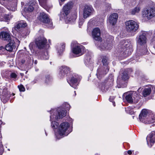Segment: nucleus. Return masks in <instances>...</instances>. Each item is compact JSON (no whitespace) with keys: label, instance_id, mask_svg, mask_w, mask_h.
<instances>
[{"label":"nucleus","instance_id":"1","mask_svg":"<svg viewBox=\"0 0 155 155\" xmlns=\"http://www.w3.org/2000/svg\"><path fill=\"white\" fill-rule=\"evenodd\" d=\"M63 107H59L57 109H53L50 111L51 121L53 120H58L62 118L65 116L66 114L67 110H69L70 106L69 104L65 103L63 104Z\"/></svg>","mask_w":155,"mask_h":155},{"label":"nucleus","instance_id":"2","mask_svg":"<svg viewBox=\"0 0 155 155\" xmlns=\"http://www.w3.org/2000/svg\"><path fill=\"white\" fill-rule=\"evenodd\" d=\"M126 29L127 32L133 33L136 32L138 29L139 25L135 21L129 20L125 22Z\"/></svg>","mask_w":155,"mask_h":155},{"label":"nucleus","instance_id":"3","mask_svg":"<svg viewBox=\"0 0 155 155\" xmlns=\"http://www.w3.org/2000/svg\"><path fill=\"white\" fill-rule=\"evenodd\" d=\"M114 80L112 79H108L104 82L99 84L98 87L103 92H106L113 84Z\"/></svg>","mask_w":155,"mask_h":155},{"label":"nucleus","instance_id":"4","mask_svg":"<svg viewBox=\"0 0 155 155\" xmlns=\"http://www.w3.org/2000/svg\"><path fill=\"white\" fill-rule=\"evenodd\" d=\"M132 71L131 68H128L125 70L121 69L120 72V75L117 79V83H118L121 80L122 81H126L129 78L128 74H130Z\"/></svg>","mask_w":155,"mask_h":155},{"label":"nucleus","instance_id":"5","mask_svg":"<svg viewBox=\"0 0 155 155\" xmlns=\"http://www.w3.org/2000/svg\"><path fill=\"white\" fill-rule=\"evenodd\" d=\"M38 19L41 22L45 24L48 27L52 28V22L47 14L44 12L41 13Z\"/></svg>","mask_w":155,"mask_h":155},{"label":"nucleus","instance_id":"6","mask_svg":"<svg viewBox=\"0 0 155 155\" xmlns=\"http://www.w3.org/2000/svg\"><path fill=\"white\" fill-rule=\"evenodd\" d=\"M142 16L150 19L155 16V9L152 8L144 9L142 12Z\"/></svg>","mask_w":155,"mask_h":155},{"label":"nucleus","instance_id":"7","mask_svg":"<svg viewBox=\"0 0 155 155\" xmlns=\"http://www.w3.org/2000/svg\"><path fill=\"white\" fill-rule=\"evenodd\" d=\"M69 127V124L67 122H63L60 124L58 129V133L60 136L66 135L68 128Z\"/></svg>","mask_w":155,"mask_h":155},{"label":"nucleus","instance_id":"8","mask_svg":"<svg viewBox=\"0 0 155 155\" xmlns=\"http://www.w3.org/2000/svg\"><path fill=\"white\" fill-rule=\"evenodd\" d=\"M146 34V32L143 31L142 32L140 35L137 37L136 41L137 44L141 46L146 45L147 40Z\"/></svg>","mask_w":155,"mask_h":155},{"label":"nucleus","instance_id":"9","mask_svg":"<svg viewBox=\"0 0 155 155\" xmlns=\"http://www.w3.org/2000/svg\"><path fill=\"white\" fill-rule=\"evenodd\" d=\"M10 92L8 90L7 88L5 87L3 89V91L1 98L2 101L4 103H6L9 99L10 97Z\"/></svg>","mask_w":155,"mask_h":155},{"label":"nucleus","instance_id":"10","mask_svg":"<svg viewBox=\"0 0 155 155\" xmlns=\"http://www.w3.org/2000/svg\"><path fill=\"white\" fill-rule=\"evenodd\" d=\"M94 12V10L91 6L87 5L85 7L83 10V16L86 19L91 15Z\"/></svg>","mask_w":155,"mask_h":155},{"label":"nucleus","instance_id":"11","mask_svg":"<svg viewBox=\"0 0 155 155\" xmlns=\"http://www.w3.org/2000/svg\"><path fill=\"white\" fill-rule=\"evenodd\" d=\"M47 43V40L43 37H39L35 40V43L39 48H43Z\"/></svg>","mask_w":155,"mask_h":155},{"label":"nucleus","instance_id":"12","mask_svg":"<svg viewBox=\"0 0 155 155\" xmlns=\"http://www.w3.org/2000/svg\"><path fill=\"white\" fill-rule=\"evenodd\" d=\"M109 69L108 67H102L98 68L96 74L97 78L99 79H101L102 76H103L108 72Z\"/></svg>","mask_w":155,"mask_h":155},{"label":"nucleus","instance_id":"13","mask_svg":"<svg viewBox=\"0 0 155 155\" xmlns=\"http://www.w3.org/2000/svg\"><path fill=\"white\" fill-rule=\"evenodd\" d=\"M146 139L148 146L151 147L155 142V131L152 132L147 137Z\"/></svg>","mask_w":155,"mask_h":155},{"label":"nucleus","instance_id":"14","mask_svg":"<svg viewBox=\"0 0 155 155\" xmlns=\"http://www.w3.org/2000/svg\"><path fill=\"white\" fill-rule=\"evenodd\" d=\"M79 79L78 75H75L74 77L73 76L71 79H67V81L70 85L73 87L76 88L78 85V81Z\"/></svg>","mask_w":155,"mask_h":155},{"label":"nucleus","instance_id":"15","mask_svg":"<svg viewBox=\"0 0 155 155\" xmlns=\"http://www.w3.org/2000/svg\"><path fill=\"white\" fill-rule=\"evenodd\" d=\"M84 49V47L83 46L78 45L73 48L72 51L74 54L78 55V56H80L83 54Z\"/></svg>","mask_w":155,"mask_h":155},{"label":"nucleus","instance_id":"16","mask_svg":"<svg viewBox=\"0 0 155 155\" xmlns=\"http://www.w3.org/2000/svg\"><path fill=\"white\" fill-rule=\"evenodd\" d=\"M100 35V30L99 28H95L93 29L92 31V35L94 39L96 41H101V38Z\"/></svg>","mask_w":155,"mask_h":155},{"label":"nucleus","instance_id":"17","mask_svg":"<svg viewBox=\"0 0 155 155\" xmlns=\"http://www.w3.org/2000/svg\"><path fill=\"white\" fill-rule=\"evenodd\" d=\"M70 69L67 66H64L60 68V71L59 73V76L62 78L66 75L69 72Z\"/></svg>","mask_w":155,"mask_h":155},{"label":"nucleus","instance_id":"18","mask_svg":"<svg viewBox=\"0 0 155 155\" xmlns=\"http://www.w3.org/2000/svg\"><path fill=\"white\" fill-rule=\"evenodd\" d=\"M118 16V14L117 13L111 14L108 18L109 22L113 25H114L117 21Z\"/></svg>","mask_w":155,"mask_h":155},{"label":"nucleus","instance_id":"19","mask_svg":"<svg viewBox=\"0 0 155 155\" xmlns=\"http://www.w3.org/2000/svg\"><path fill=\"white\" fill-rule=\"evenodd\" d=\"M73 5V2H70L64 6L63 10L66 16H67L70 12V10L71 8Z\"/></svg>","mask_w":155,"mask_h":155},{"label":"nucleus","instance_id":"20","mask_svg":"<svg viewBox=\"0 0 155 155\" xmlns=\"http://www.w3.org/2000/svg\"><path fill=\"white\" fill-rule=\"evenodd\" d=\"M101 49L103 50H109L112 48V43L111 41L109 42V40H107L106 42L102 44L100 46Z\"/></svg>","mask_w":155,"mask_h":155},{"label":"nucleus","instance_id":"21","mask_svg":"<svg viewBox=\"0 0 155 155\" xmlns=\"http://www.w3.org/2000/svg\"><path fill=\"white\" fill-rule=\"evenodd\" d=\"M0 38L3 40L9 41L11 40L10 35L9 32L3 31L0 33Z\"/></svg>","mask_w":155,"mask_h":155},{"label":"nucleus","instance_id":"22","mask_svg":"<svg viewBox=\"0 0 155 155\" xmlns=\"http://www.w3.org/2000/svg\"><path fill=\"white\" fill-rule=\"evenodd\" d=\"M148 114V112L147 110L145 109H143L139 115L140 120L143 123L146 119Z\"/></svg>","mask_w":155,"mask_h":155},{"label":"nucleus","instance_id":"23","mask_svg":"<svg viewBox=\"0 0 155 155\" xmlns=\"http://www.w3.org/2000/svg\"><path fill=\"white\" fill-rule=\"evenodd\" d=\"M27 25L26 23L23 21L18 22L15 27V29L18 31L22 28L26 27Z\"/></svg>","mask_w":155,"mask_h":155},{"label":"nucleus","instance_id":"24","mask_svg":"<svg viewBox=\"0 0 155 155\" xmlns=\"http://www.w3.org/2000/svg\"><path fill=\"white\" fill-rule=\"evenodd\" d=\"M9 43L6 45L5 47V49L9 51H12L13 49L15 48V42L13 40H10Z\"/></svg>","mask_w":155,"mask_h":155},{"label":"nucleus","instance_id":"25","mask_svg":"<svg viewBox=\"0 0 155 155\" xmlns=\"http://www.w3.org/2000/svg\"><path fill=\"white\" fill-rule=\"evenodd\" d=\"M102 59V62L103 65L102 67H108V65L109 64V60L108 58L106 56H103Z\"/></svg>","mask_w":155,"mask_h":155},{"label":"nucleus","instance_id":"26","mask_svg":"<svg viewBox=\"0 0 155 155\" xmlns=\"http://www.w3.org/2000/svg\"><path fill=\"white\" fill-rule=\"evenodd\" d=\"M151 91L150 88H145L143 91L142 94L144 97H146L150 94Z\"/></svg>","mask_w":155,"mask_h":155},{"label":"nucleus","instance_id":"27","mask_svg":"<svg viewBox=\"0 0 155 155\" xmlns=\"http://www.w3.org/2000/svg\"><path fill=\"white\" fill-rule=\"evenodd\" d=\"M40 56L42 59L47 60L49 58L48 53L46 51L41 53L40 54Z\"/></svg>","mask_w":155,"mask_h":155},{"label":"nucleus","instance_id":"28","mask_svg":"<svg viewBox=\"0 0 155 155\" xmlns=\"http://www.w3.org/2000/svg\"><path fill=\"white\" fill-rule=\"evenodd\" d=\"M77 18V14L75 12L71 14L68 18V21L71 22H74Z\"/></svg>","mask_w":155,"mask_h":155},{"label":"nucleus","instance_id":"29","mask_svg":"<svg viewBox=\"0 0 155 155\" xmlns=\"http://www.w3.org/2000/svg\"><path fill=\"white\" fill-rule=\"evenodd\" d=\"M125 99L128 103H133V99L132 98V95L131 94H127L126 96Z\"/></svg>","mask_w":155,"mask_h":155},{"label":"nucleus","instance_id":"30","mask_svg":"<svg viewBox=\"0 0 155 155\" xmlns=\"http://www.w3.org/2000/svg\"><path fill=\"white\" fill-rule=\"evenodd\" d=\"M155 122V119L154 117L150 118H147L145 120H144L143 123L148 124L150 123H153Z\"/></svg>","mask_w":155,"mask_h":155},{"label":"nucleus","instance_id":"31","mask_svg":"<svg viewBox=\"0 0 155 155\" xmlns=\"http://www.w3.org/2000/svg\"><path fill=\"white\" fill-rule=\"evenodd\" d=\"M59 125L58 123L55 121H52L51 123V127L53 129H56L58 128Z\"/></svg>","mask_w":155,"mask_h":155},{"label":"nucleus","instance_id":"32","mask_svg":"<svg viewBox=\"0 0 155 155\" xmlns=\"http://www.w3.org/2000/svg\"><path fill=\"white\" fill-rule=\"evenodd\" d=\"M65 47V44H62L59 49H58V52L59 54L61 55L64 51Z\"/></svg>","mask_w":155,"mask_h":155},{"label":"nucleus","instance_id":"33","mask_svg":"<svg viewBox=\"0 0 155 155\" xmlns=\"http://www.w3.org/2000/svg\"><path fill=\"white\" fill-rule=\"evenodd\" d=\"M143 45L144 46L143 48L140 51V52L142 54L145 55L148 54V51L146 45Z\"/></svg>","mask_w":155,"mask_h":155},{"label":"nucleus","instance_id":"34","mask_svg":"<svg viewBox=\"0 0 155 155\" xmlns=\"http://www.w3.org/2000/svg\"><path fill=\"white\" fill-rule=\"evenodd\" d=\"M52 77L49 75H47L45 77V83L48 84L52 81Z\"/></svg>","mask_w":155,"mask_h":155},{"label":"nucleus","instance_id":"35","mask_svg":"<svg viewBox=\"0 0 155 155\" xmlns=\"http://www.w3.org/2000/svg\"><path fill=\"white\" fill-rule=\"evenodd\" d=\"M140 11V8L139 7H136L133 9L131 11V14L132 15H135L137 13H138Z\"/></svg>","mask_w":155,"mask_h":155},{"label":"nucleus","instance_id":"36","mask_svg":"<svg viewBox=\"0 0 155 155\" xmlns=\"http://www.w3.org/2000/svg\"><path fill=\"white\" fill-rule=\"evenodd\" d=\"M33 7L31 5H29L28 7H26L25 8V11H28L30 12H31L33 11Z\"/></svg>","mask_w":155,"mask_h":155},{"label":"nucleus","instance_id":"37","mask_svg":"<svg viewBox=\"0 0 155 155\" xmlns=\"http://www.w3.org/2000/svg\"><path fill=\"white\" fill-rule=\"evenodd\" d=\"M18 88L19 91H25V89L24 87L22 85H20L19 86H18Z\"/></svg>","mask_w":155,"mask_h":155},{"label":"nucleus","instance_id":"38","mask_svg":"<svg viewBox=\"0 0 155 155\" xmlns=\"http://www.w3.org/2000/svg\"><path fill=\"white\" fill-rule=\"evenodd\" d=\"M3 18H4V19L6 21H8V20H10V16L8 15H7L6 14H5V15H3Z\"/></svg>","mask_w":155,"mask_h":155},{"label":"nucleus","instance_id":"39","mask_svg":"<svg viewBox=\"0 0 155 155\" xmlns=\"http://www.w3.org/2000/svg\"><path fill=\"white\" fill-rule=\"evenodd\" d=\"M84 22V20L83 18L79 19V27H81V26L82 25L83 23Z\"/></svg>","mask_w":155,"mask_h":155},{"label":"nucleus","instance_id":"40","mask_svg":"<svg viewBox=\"0 0 155 155\" xmlns=\"http://www.w3.org/2000/svg\"><path fill=\"white\" fill-rule=\"evenodd\" d=\"M10 77L12 78H15L17 77V75L15 73H12L10 74Z\"/></svg>","mask_w":155,"mask_h":155},{"label":"nucleus","instance_id":"41","mask_svg":"<svg viewBox=\"0 0 155 155\" xmlns=\"http://www.w3.org/2000/svg\"><path fill=\"white\" fill-rule=\"evenodd\" d=\"M136 98H137L136 99H135L134 98V99H133V103H137L138 102V101H139L138 98H137V97Z\"/></svg>","mask_w":155,"mask_h":155},{"label":"nucleus","instance_id":"42","mask_svg":"<svg viewBox=\"0 0 155 155\" xmlns=\"http://www.w3.org/2000/svg\"><path fill=\"white\" fill-rule=\"evenodd\" d=\"M3 21V14L2 13H0V21Z\"/></svg>","mask_w":155,"mask_h":155},{"label":"nucleus","instance_id":"43","mask_svg":"<svg viewBox=\"0 0 155 155\" xmlns=\"http://www.w3.org/2000/svg\"><path fill=\"white\" fill-rule=\"evenodd\" d=\"M106 6L107 7V10L108 11L109 10H110L111 8V5L110 4H108L106 5Z\"/></svg>","mask_w":155,"mask_h":155},{"label":"nucleus","instance_id":"44","mask_svg":"<svg viewBox=\"0 0 155 155\" xmlns=\"http://www.w3.org/2000/svg\"><path fill=\"white\" fill-rule=\"evenodd\" d=\"M125 43V41L124 40H121L120 42V45H124V44Z\"/></svg>","mask_w":155,"mask_h":155},{"label":"nucleus","instance_id":"45","mask_svg":"<svg viewBox=\"0 0 155 155\" xmlns=\"http://www.w3.org/2000/svg\"><path fill=\"white\" fill-rule=\"evenodd\" d=\"M115 97L114 96H110V101H112L113 100Z\"/></svg>","mask_w":155,"mask_h":155},{"label":"nucleus","instance_id":"46","mask_svg":"<svg viewBox=\"0 0 155 155\" xmlns=\"http://www.w3.org/2000/svg\"><path fill=\"white\" fill-rule=\"evenodd\" d=\"M25 60L24 59H22L21 60V62L22 63V64H24L25 62Z\"/></svg>","mask_w":155,"mask_h":155},{"label":"nucleus","instance_id":"47","mask_svg":"<svg viewBox=\"0 0 155 155\" xmlns=\"http://www.w3.org/2000/svg\"><path fill=\"white\" fill-rule=\"evenodd\" d=\"M127 153L129 155H130L132 154V152L130 150H129L127 151Z\"/></svg>","mask_w":155,"mask_h":155},{"label":"nucleus","instance_id":"48","mask_svg":"<svg viewBox=\"0 0 155 155\" xmlns=\"http://www.w3.org/2000/svg\"><path fill=\"white\" fill-rule=\"evenodd\" d=\"M34 63L35 64H36L37 63V60H35Z\"/></svg>","mask_w":155,"mask_h":155},{"label":"nucleus","instance_id":"49","mask_svg":"<svg viewBox=\"0 0 155 155\" xmlns=\"http://www.w3.org/2000/svg\"><path fill=\"white\" fill-rule=\"evenodd\" d=\"M3 48V47L2 46H1L0 47V50H2Z\"/></svg>","mask_w":155,"mask_h":155},{"label":"nucleus","instance_id":"50","mask_svg":"<svg viewBox=\"0 0 155 155\" xmlns=\"http://www.w3.org/2000/svg\"><path fill=\"white\" fill-rule=\"evenodd\" d=\"M61 2H63L65 1V0H60Z\"/></svg>","mask_w":155,"mask_h":155},{"label":"nucleus","instance_id":"51","mask_svg":"<svg viewBox=\"0 0 155 155\" xmlns=\"http://www.w3.org/2000/svg\"><path fill=\"white\" fill-rule=\"evenodd\" d=\"M113 105H114V106H115V103H113Z\"/></svg>","mask_w":155,"mask_h":155},{"label":"nucleus","instance_id":"52","mask_svg":"<svg viewBox=\"0 0 155 155\" xmlns=\"http://www.w3.org/2000/svg\"><path fill=\"white\" fill-rule=\"evenodd\" d=\"M12 94V95H13V96H14V95H15V94H14V93H13Z\"/></svg>","mask_w":155,"mask_h":155},{"label":"nucleus","instance_id":"53","mask_svg":"<svg viewBox=\"0 0 155 155\" xmlns=\"http://www.w3.org/2000/svg\"><path fill=\"white\" fill-rule=\"evenodd\" d=\"M74 92L75 93V95H76V91H74Z\"/></svg>","mask_w":155,"mask_h":155},{"label":"nucleus","instance_id":"54","mask_svg":"<svg viewBox=\"0 0 155 155\" xmlns=\"http://www.w3.org/2000/svg\"><path fill=\"white\" fill-rule=\"evenodd\" d=\"M32 45V44L31 43L29 45V46H30V45Z\"/></svg>","mask_w":155,"mask_h":155},{"label":"nucleus","instance_id":"55","mask_svg":"<svg viewBox=\"0 0 155 155\" xmlns=\"http://www.w3.org/2000/svg\"><path fill=\"white\" fill-rule=\"evenodd\" d=\"M33 82H34V83H36V81H33Z\"/></svg>","mask_w":155,"mask_h":155},{"label":"nucleus","instance_id":"56","mask_svg":"<svg viewBox=\"0 0 155 155\" xmlns=\"http://www.w3.org/2000/svg\"><path fill=\"white\" fill-rule=\"evenodd\" d=\"M60 5H62V4H61V3H60Z\"/></svg>","mask_w":155,"mask_h":155},{"label":"nucleus","instance_id":"57","mask_svg":"<svg viewBox=\"0 0 155 155\" xmlns=\"http://www.w3.org/2000/svg\"><path fill=\"white\" fill-rule=\"evenodd\" d=\"M45 133L46 135L47 136V133H46V132H45Z\"/></svg>","mask_w":155,"mask_h":155},{"label":"nucleus","instance_id":"58","mask_svg":"<svg viewBox=\"0 0 155 155\" xmlns=\"http://www.w3.org/2000/svg\"><path fill=\"white\" fill-rule=\"evenodd\" d=\"M18 41L19 43V41L18 40Z\"/></svg>","mask_w":155,"mask_h":155},{"label":"nucleus","instance_id":"59","mask_svg":"<svg viewBox=\"0 0 155 155\" xmlns=\"http://www.w3.org/2000/svg\"><path fill=\"white\" fill-rule=\"evenodd\" d=\"M38 1H39V2L40 3V0H38Z\"/></svg>","mask_w":155,"mask_h":155},{"label":"nucleus","instance_id":"60","mask_svg":"<svg viewBox=\"0 0 155 155\" xmlns=\"http://www.w3.org/2000/svg\"><path fill=\"white\" fill-rule=\"evenodd\" d=\"M139 89H138V90H137V91H139Z\"/></svg>","mask_w":155,"mask_h":155},{"label":"nucleus","instance_id":"61","mask_svg":"<svg viewBox=\"0 0 155 155\" xmlns=\"http://www.w3.org/2000/svg\"><path fill=\"white\" fill-rule=\"evenodd\" d=\"M68 134H67L66 135H68Z\"/></svg>","mask_w":155,"mask_h":155},{"label":"nucleus","instance_id":"62","mask_svg":"<svg viewBox=\"0 0 155 155\" xmlns=\"http://www.w3.org/2000/svg\"><path fill=\"white\" fill-rule=\"evenodd\" d=\"M0 90H1V89L0 88Z\"/></svg>","mask_w":155,"mask_h":155}]
</instances>
